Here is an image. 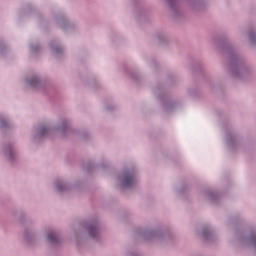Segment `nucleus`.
Segmentation results:
<instances>
[{
    "instance_id": "nucleus-1",
    "label": "nucleus",
    "mask_w": 256,
    "mask_h": 256,
    "mask_svg": "<svg viewBox=\"0 0 256 256\" xmlns=\"http://www.w3.org/2000/svg\"><path fill=\"white\" fill-rule=\"evenodd\" d=\"M135 183V178L133 176H125L123 179V186L124 187H131Z\"/></svg>"
},
{
    "instance_id": "nucleus-2",
    "label": "nucleus",
    "mask_w": 256,
    "mask_h": 256,
    "mask_svg": "<svg viewBox=\"0 0 256 256\" xmlns=\"http://www.w3.org/2000/svg\"><path fill=\"white\" fill-rule=\"evenodd\" d=\"M48 241H50L51 243H55V241H57V235H55L54 233L48 234Z\"/></svg>"
},
{
    "instance_id": "nucleus-3",
    "label": "nucleus",
    "mask_w": 256,
    "mask_h": 256,
    "mask_svg": "<svg viewBox=\"0 0 256 256\" xmlns=\"http://www.w3.org/2000/svg\"><path fill=\"white\" fill-rule=\"evenodd\" d=\"M90 233H91V235H93V229H92V230H90Z\"/></svg>"
}]
</instances>
